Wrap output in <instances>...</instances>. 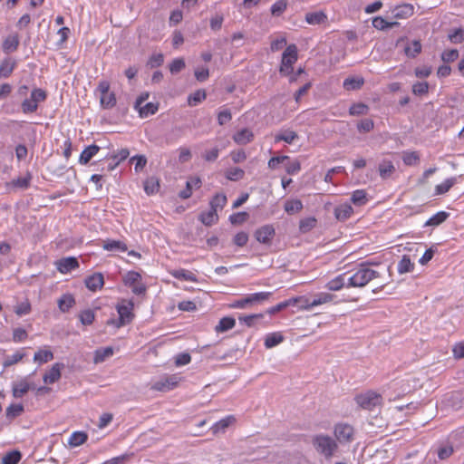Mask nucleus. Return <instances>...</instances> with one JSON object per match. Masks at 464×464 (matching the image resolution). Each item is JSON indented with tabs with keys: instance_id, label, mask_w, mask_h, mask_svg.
I'll return each instance as SVG.
<instances>
[{
	"instance_id": "37",
	"label": "nucleus",
	"mask_w": 464,
	"mask_h": 464,
	"mask_svg": "<svg viewBox=\"0 0 464 464\" xmlns=\"http://www.w3.org/2000/svg\"><path fill=\"white\" fill-rule=\"evenodd\" d=\"M218 214L215 209H210L208 213H203L200 215L199 219L206 226H211L218 221Z\"/></svg>"
},
{
	"instance_id": "11",
	"label": "nucleus",
	"mask_w": 464,
	"mask_h": 464,
	"mask_svg": "<svg viewBox=\"0 0 464 464\" xmlns=\"http://www.w3.org/2000/svg\"><path fill=\"white\" fill-rule=\"evenodd\" d=\"M275 235V229L271 226H265L255 233L256 240L262 244L269 245Z\"/></svg>"
},
{
	"instance_id": "42",
	"label": "nucleus",
	"mask_w": 464,
	"mask_h": 464,
	"mask_svg": "<svg viewBox=\"0 0 464 464\" xmlns=\"http://www.w3.org/2000/svg\"><path fill=\"white\" fill-rule=\"evenodd\" d=\"M421 52V44L420 41L414 40L411 43V46H407L404 49V53L407 56L414 58Z\"/></svg>"
},
{
	"instance_id": "21",
	"label": "nucleus",
	"mask_w": 464,
	"mask_h": 464,
	"mask_svg": "<svg viewBox=\"0 0 464 464\" xmlns=\"http://www.w3.org/2000/svg\"><path fill=\"white\" fill-rule=\"evenodd\" d=\"M364 84V79L362 77H348L343 82V88L346 91L359 90Z\"/></svg>"
},
{
	"instance_id": "23",
	"label": "nucleus",
	"mask_w": 464,
	"mask_h": 464,
	"mask_svg": "<svg viewBox=\"0 0 464 464\" xmlns=\"http://www.w3.org/2000/svg\"><path fill=\"white\" fill-rule=\"evenodd\" d=\"M414 269V263L411 261L408 256H403L397 265V271L400 275L411 273Z\"/></svg>"
},
{
	"instance_id": "30",
	"label": "nucleus",
	"mask_w": 464,
	"mask_h": 464,
	"mask_svg": "<svg viewBox=\"0 0 464 464\" xmlns=\"http://www.w3.org/2000/svg\"><path fill=\"white\" fill-rule=\"evenodd\" d=\"M136 109L139 111L140 116L141 118H146L149 115H153L156 113L159 109V104L149 102L145 105L141 104L140 107H136Z\"/></svg>"
},
{
	"instance_id": "24",
	"label": "nucleus",
	"mask_w": 464,
	"mask_h": 464,
	"mask_svg": "<svg viewBox=\"0 0 464 464\" xmlns=\"http://www.w3.org/2000/svg\"><path fill=\"white\" fill-rule=\"evenodd\" d=\"M284 335L279 332L269 334L265 338V345L267 349H271L284 341Z\"/></svg>"
},
{
	"instance_id": "16",
	"label": "nucleus",
	"mask_w": 464,
	"mask_h": 464,
	"mask_svg": "<svg viewBox=\"0 0 464 464\" xmlns=\"http://www.w3.org/2000/svg\"><path fill=\"white\" fill-rule=\"evenodd\" d=\"M236 420H237L234 416H227L215 423L211 427V430L214 435H217L219 432H224L226 429H227L230 426H233L236 423Z\"/></svg>"
},
{
	"instance_id": "38",
	"label": "nucleus",
	"mask_w": 464,
	"mask_h": 464,
	"mask_svg": "<svg viewBox=\"0 0 464 464\" xmlns=\"http://www.w3.org/2000/svg\"><path fill=\"white\" fill-rule=\"evenodd\" d=\"M235 326V320L231 317H224L220 320L219 324L216 326V332L223 333Z\"/></svg>"
},
{
	"instance_id": "17",
	"label": "nucleus",
	"mask_w": 464,
	"mask_h": 464,
	"mask_svg": "<svg viewBox=\"0 0 464 464\" xmlns=\"http://www.w3.org/2000/svg\"><path fill=\"white\" fill-rule=\"evenodd\" d=\"M396 169L391 160H382L378 166L380 177L388 179L394 174Z\"/></svg>"
},
{
	"instance_id": "33",
	"label": "nucleus",
	"mask_w": 464,
	"mask_h": 464,
	"mask_svg": "<svg viewBox=\"0 0 464 464\" xmlns=\"http://www.w3.org/2000/svg\"><path fill=\"white\" fill-rule=\"evenodd\" d=\"M112 354H113V350L111 347L99 349L94 353L93 362L95 364L101 363L103 361H105V359L111 356Z\"/></svg>"
},
{
	"instance_id": "58",
	"label": "nucleus",
	"mask_w": 464,
	"mask_h": 464,
	"mask_svg": "<svg viewBox=\"0 0 464 464\" xmlns=\"http://www.w3.org/2000/svg\"><path fill=\"white\" fill-rule=\"evenodd\" d=\"M357 128L359 131L369 132L374 128V122L370 119H364L358 123Z\"/></svg>"
},
{
	"instance_id": "44",
	"label": "nucleus",
	"mask_w": 464,
	"mask_h": 464,
	"mask_svg": "<svg viewBox=\"0 0 464 464\" xmlns=\"http://www.w3.org/2000/svg\"><path fill=\"white\" fill-rule=\"evenodd\" d=\"M79 319L83 325H90L95 319L94 312L87 309L80 313Z\"/></svg>"
},
{
	"instance_id": "26",
	"label": "nucleus",
	"mask_w": 464,
	"mask_h": 464,
	"mask_svg": "<svg viewBox=\"0 0 464 464\" xmlns=\"http://www.w3.org/2000/svg\"><path fill=\"white\" fill-rule=\"evenodd\" d=\"M102 247L107 251L119 250L125 252L128 250L127 245L120 240H105L103 241Z\"/></svg>"
},
{
	"instance_id": "28",
	"label": "nucleus",
	"mask_w": 464,
	"mask_h": 464,
	"mask_svg": "<svg viewBox=\"0 0 464 464\" xmlns=\"http://www.w3.org/2000/svg\"><path fill=\"white\" fill-rule=\"evenodd\" d=\"M317 225V219L315 218L310 217L305 218L300 220L299 222V231L302 234L308 233L313 228H314Z\"/></svg>"
},
{
	"instance_id": "8",
	"label": "nucleus",
	"mask_w": 464,
	"mask_h": 464,
	"mask_svg": "<svg viewBox=\"0 0 464 464\" xmlns=\"http://www.w3.org/2000/svg\"><path fill=\"white\" fill-rule=\"evenodd\" d=\"M46 99V92L42 89H34L30 99H26L22 103V109L24 113H31L37 110L38 103Z\"/></svg>"
},
{
	"instance_id": "13",
	"label": "nucleus",
	"mask_w": 464,
	"mask_h": 464,
	"mask_svg": "<svg viewBox=\"0 0 464 464\" xmlns=\"http://www.w3.org/2000/svg\"><path fill=\"white\" fill-rule=\"evenodd\" d=\"M63 365L62 363H55L53 365L50 371L46 372L44 375V382L45 383H54L60 380L62 375V369Z\"/></svg>"
},
{
	"instance_id": "12",
	"label": "nucleus",
	"mask_w": 464,
	"mask_h": 464,
	"mask_svg": "<svg viewBox=\"0 0 464 464\" xmlns=\"http://www.w3.org/2000/svg\"><path fill=\"white\" fill-rule=\"evenodd\" d=\"M57 269L62 274H66L79 266L78 260L75 257L62 258L55 263Z\"/></svg>"
},
{
	"instance_id": "39",
	"label": "nucleus",
	"mask_w": 464,
	"mask_h": 464,
	"mask_svg": "<svg viewBox=\"0 0 464 464\" xmlns=\"http://www.w3.org/2000/svg\"><path fill=\"white\" fill-rule=\"evenodd\" d=\"M87 434L84 432H74L69 440V445L72 447L80 446L87 440Z\"/></svg>"
},
{
	"instance_id": "50",
	"label": "nucleus",
	"mask_w": 464,
	"mask_h": 464,
	"mask_svg": "<svg viewBox=\"0 0 464 464\" xmlns=\"http://www.w3.org/2000/svg\"><path fill=\"white\" fill-rule=\"evenodd\" d=\"M74 304V299L71 295H63L59 301L58 305L62 312H67Z\"/></svg>"
},
{
	"instance_id": "5",
	"label": "nucleus",
	"mask_w": 464,
	"mask_h": 464,
	"mask_svg": "<svg viewBox=\"0 0 464 464\" xmlns=\"http://www.w3.org/2000/svg\"><path fill=\"white\" fill-rule=\"evenodd\" d=\"M120 318V324H129L134 319V302L132 300L121 299L116 305Z\"/></svg>"
},
{
	"instance_id": "22",
	"label": "nucleus",
	"mask_w": 464,
	"mask_h": 464,
	"mask_svg": "<svg viewBox=\"0 0 464 464\" xmlns=\"http://www.w3.org/2000/svg\"><path fill=\"white\" fill-rule=\"evenodd\" d=\"M305 21L309 24H325L327 21V15L320 11V12H314V13H307L305 14Z\"/></svg>"
},
{
	"instance_id": "10",
	"label": "nucleus",
	"mask_w": 464,
	"mask_h": 464,
	"mask_svg": "<svg viewBox=\"0 0 464 464\" xmlns=\"http://www.w3.org/2000/svg\"><path fill=\"white\" fill-rule=\"evenodd\" d=\"M20 44V37L17 33L8 34L2 43V50L5 53L8 54L15 52Z\"/></svg>"
},
{
	"instance_id": "59",
	"label": "nucleus",
	"mask_w": 464,
	"mask_h": 464,
	"mask_svg": "<svg viewBox=\"0 0 464 464\" xmlns=\"http://www.w3.org/2000/svg\"><path fill=\"white\" fill-rule=\"evenodd\" d=\"M24 411L23 405L14 404L7 408L6 416L9 418H15Z\"/></svg>"
},
{
	"instance_id": "61",
	"label": "nucleus",
	"mask_w": 464,
	"mask_h": 464,
	"mask_svg": "<svg viewBox=\"0 0 464 464\" xmlns=\"http://www.w3.org/2000/svg\"><path fill=\"white\" fill-rule=\"evenodd\" d=\"M344 285L343 276H338L334 280L330 281L327 285L329 290L337 291L340 290Z\"/></svg>"
},
{
	"instance_id": "40",
	"label": "nucleus",
	"mask_w": 464,
	"mask_h": 464,
	"mask_svg": "<svg viewBox=\"0 0 464 464\" xmlns=\"http://www.w3.org/2000/svg\"><path fill=\"white\" fill-rule=\"evenodd\" d=\"M368 111H369V107L362 103V102H359V103H355V104H353L349 110V113L353 116H359V115H365L368 113Z\"/></svg>"
},
{
	"instance_id": "32",
	"label": "nucleus",
	"mask_w": 464,
	"mask_h": 464,
	"mask_svg": "<svg viewBox=\"0 0 464 464\" xmlns=\"http://www.w3.org/2000/svg\"><path fill=\"white\" fill-rule=\"evenodd\" d=\"M15 66V62L10 58L5 59L0 65V77H8Z\"/></svg>"
},
{
	"instance_id": "53",
	"label": "nucleus",
	"mask_w": 464,
	"mask_h": 464,
	"mask_svg": "<svg viewBox=\"0 0 464 464\" xmlns=\"http://www.w3.org/2000/svg\"><path fill=\"white\" fill-rule=\"evenodd\" d=\"M206 92L204 90H198L196 92H194L192 95L188 97V104L190 106H195L198 102H202L206 99Z\"/></svg>"
},
{
	"instance_id": "64",
	"label": "nucleus",
	"mask_w": 464,
	"mask_h": 464,
	"mask_svg": "<svg viewBox=\"0 0 464 464\" xmlns=\"http://www.w3.org/2000/svg\"><path fill=\"white\" fill-rule=\"evenodd\" d=\"M453 356L455 359H463L464 358V341L458 343L454 345L452 349Z\"/></svg>"
},
{
	"instance_id": "48",
	"label": "nucleus",
	"mask_w": 464,
	"mask_h": 464,
	"mask_svg": "<svg viewBox=\"0 0 464 464\" xmlns=\"http://www.w3.org/2000/svg\"><path fill=\"white\" fill-rule=\"evenodd\" d=\"M130 162H135V172H140L147 165V158L144 155H136L130 158Z\"/></svg>"
},
{
	"instance_id": "56",
	"label": "nucleus",
	"mask_w": 464,
	"mask_h": 464,
	"mask_svg": "<svg viewBox=\"0 0 464 464\" xmlns=\"http://www.w3.org/2000/svg\"><path fill=\"white\" fill-rule=\"evenodd\" d=\"M159 187V181L155 178H150L144 183V189L148 194L155 193Z\"/></svg>"
},
{
	"instance_id": "14",
	"label": "nucleus",
	"mask_w": 464,
	"mask_h": 464,
	"mask_svg": "<svg viewBox=\"0 0 464 464\" xmlns=\"http://www.w3.org/2000/svg\"><path fill=\"white\" fill-rule=\"evenodd\" d=\"M414 14V7L410 4L398 5L393 10V17L396 19H407Z\"/></svg>"
},
{
	"instance_id": "47",
	"label": "nucleus",
	"mask_w": 464,
	"mask_h": 464,
	"mask_svg": "<svg viewBox=\"0 0 464 464\" xmlns=\"http://www.w3.org/2000/svg\"><path fill=\"white\" fill-rule=\"evenodd\" d=\"M455 179H448L442 184L436 186V195H442L447 193L455 184Z\"/></svg>"
},
{
	"instance_id": "34",
	"label": "nucleus",
	"mask_w": 464,
	"mask_h": 464,
	"mask_svg": "<svg viewBox=\"0 0 464 464\" xmlns=\"http://www.w3.org/2000/svg\"><path fill=\"white\" fill-rule=\"evenodd\" d=\"M372 25L376 29L383 31L387 28H392L394 26H398L399 23L398 22H387L382 17L377 16V17L373 18Z\"/></svg>"
},
{
	"instance_id": "1",
	"label": "nucleus",
	"mask_w": 464,
	"mask_h": 464,
	"mask_svg": "<svg viewBox=\"0 0 464 464\" xmlns=\"http://www.w3.org/2000/svg\"><path fill=\"white\" fill-rule=\"evenodd\" d=\"M381 274L379 271L369 267L366 265H361L358 270L349 276V286L362 287L368 283L379 279Z\"/></svg>"
},
{
	"instance_id": "54",
	"label": "nucleus",
	"mask_w": 464,
	"mask_h": 464,
	"mask_svg": "<svg viewBox=\"0 0 464 464\" xmlns=\"http://www.w3.org/2000/svg\"><path fill=\"white\" fill-rule=\"evenodd\" d=\"M186 67L185 60L183 58H178L172 61L169 65V71L172 74H176L182 71Z\"/></svg>"
},
{
	"instance_id": "35",
	"label": "nucleus",
	"mask_w": 464,
	"mask_h": 464,
	"mask_svg": "<svg viewBox=\"0 0 464 464\" xmlns=\"http://www.w3.org/2000/svg\"><path fill=\"white\" fill-rule=\"evenodd\" d=\"M100 102L102 108L110 109L115 106L116 97L113 92H107L105 95L102 94L100 97Z\"/></svg>"
},
{
	"instance_id": "36",
	"label": "nucleus",
	"mask_w": 464,
	"mask_h": 464,
	"mask_svg": "<svg viewBox=\"0 0 464 464\" xmlns=\"http://www.w3.org/2000/svg\"><path fill=\"white\" fill-rule=\"evenodd\" d=\"M334 299V295L327 293H323L318 295L310 304L304 306V309H309L313 306L320 305L331 302Z\"/></svg>"
},
{
	"instance_id": "27",
	"label": "nucleus",
	"mask_w": 464,
	"mask_h": 464,
	"mask_svg": "<svg viewBox=\"0 0 464 464\" xmlns=\"http://www.w3.org/2000/svg\"><path fill=\"white\" fill-rule=\"evenodd\" d=\"M32 386L26 380H23L17 383H14L13 386V395L15 398H20L24 396Z\"/></svg>"
},
{
	"instance_id": "62",
	"label": "nucleus",
	"mask_w": 464,
	"mask_h": 464,
	"mask_svg": "<svg viewBox=\"0 0 464 464\" xmlns=\"http://www.w3.org/2000/svg\"><path fill=\"white\" fill-rule=\"evenodd\" d=\"M195 77L199 82L206 81L209 76V71L205 67H198L194 72Z\"/></svg>"
},
{
	"instance_id": "3",
	"label": "nucleus",
	"mask_w": 464,
	"mask_h": 464,
	"mask_svg": "<svg viewBox=\"0 0 464 464\" xmlns=\"http://www.w3.org/2000/svg\"><path fill=\"white\" fill-rule=\"evenodd\" d=\"M357 405L363 410L372 411L380 406L382 401V395L373 391L359 393L354 398Z\"/></svg>"
},
{
	"instance_id": "4",
	"label": "nucleus",
	"mask_w": 464,
	"mask_h": 464,
	"mask_svg": "<svg viewBox=\"0 0 464 464\" xmlns=\"http://www.w3.org/2000/svg\"><path fill=\"white\" fill-rule=\"evenodd\" d=\"M297 58L298 53L295 44L288 45L283 53L279 72L285 75L290 74L293 70V64L297 61Z\"/></svg>"
},
{
	"instance_id": "25",
	"label": "nucleus",
	"mask_w": 464,
	"mask_h": 464,
	"mask_svg": "<svg viewBox=\"0 0 464 464\" xmlns=\"http://www.w3.org/2000/svg\"><path fill=\"white\" fill-rule=\"evenodd\" d=\"M254 138L253 132L248 129H243L236 133L233 140L237 144H246L250 142Z\"/></svg>"
},
{
	"instance_id": "41",
	"label": "nucleus",
	"mask_w": 464,
	"mask_h": 464,
	"mask_svg": "<svg viewBox=\"0 0 464 464\" xmlns=\"http://www.w3.org/2000/svg\"><path fill=\"white\" fill-rule=\"evenodd\" d=\"M449 217V214L444 212V211H441V212H439L437 213L435 216H433L432 218H430L427 222H426V226H430V227H436V226H439L440 225L441 223H443L447 218Z\"/></svg>"
},
{
	"instance_id": "49",
	"label": "nucleus",
	"mask_w": 464,
	"mask_h": 464,
	"mask_svg": "<svg viewBox=\"0 0 464 464\" xmlns=\"http://www.w3.org/2000/svg\"><path fill=\"white\" fill-rule=\"evenodd\" d=\"M31 310H32V306L28 300H25L14 306V313L18 316L28 314H30Z\"/></svg>"
},
{
	"instance_id": "46",
	"label": "nucleus",
	"mask_w": 464,
	"mask_h": 464,
	"mask_svg": "<svg viewBox=\"0 0 464 464\" xmlns=\"http://www.w3.org/2000/svg\"><path fill=\"white\" fill-rule=\"evenodd\" d=\"M298 138V135L295 131L293 130H285L284 132L276 136V140H284L286 143H292L295 139Z\"/></svg>"
},
{
	"instance_id": "52",
	"label": "nucleus",
	"mask_w": 464,
	"mask_h": 464,
	"mask_svg": "<svg viewBox=\"0 0 464 464\" xmlns=\"http://www.w3.org/2000/svg\"><path fill=\"white\" fill-rule=\"evenodd\" d=\"M245 172L239 168L229 169L226 171V177L230 180H239L244 178Z\"/></svg>"
},
{
	"instance_id": "2",
	"label": "nucleus",
	"mask_w": 464,
	"mask_h": 464,
	"mask_svg": "<svg viewBox=\"0 0 464 464\" xmlns=\"http://www.w3.org/2000/svg\"><path fill=\"white\" fill-rule=\"evenodd\" d=\"M312 444L314 450L324 458L329 459L336 452L338 443L336 440L325 434H317L313 437Z\"/></svg>"
},
{
	"instance_id": "63",
	"label": "nucleus",
	"mask_w": 464,
	"mask_h": 464,
	"mask_svg": "<svg viewBox=\"0 0 464 464\" xmlns=\"http://www.w3.org/2000/svg\"><path fill=\"white\" fill-rule=\"evenodd\" d=\"M227 202V197L225 195H217L211 201V208L217 211L218 208H222Z\"/></svg>"
},
{
	"instance_id": "20",
	"label": "nucleus",
	"mask_w": 464,
	"mask_h": 464,
	"mask_svg": "<svg viewBox=\"0 0 464 464\" xmlns=\"http://www.w3.org/2000/svg\"><path fill=\"white\" fill-rule=\"evenodd\" d=\"M285 211L289 215L299 213L303 209V203L300 199H289L285 202Z\"/></svg>"
},
{
	"instance_id": "9",
	"label": "nucleus",
	"mask_w": 464,
	"mask_h": 464,
	"mask_svg": "<svg viewBox=\"0 0 464 464\" xmlns=\"http://www.w3.org/2000/svg\"><path fill=\"white\" fill-rule=\"evenodd\" d=\"M180 380L181 379L177 375H171L154 382L151 386V389L158 392L169 391L176 388Z\"/></svg>"
},
{
	"instance_id": "15",
	"label": "nucleus",
	"mask_w": 464,
	"mask_h": 464,
	"mask_svg": "<svg viewBox=\"0 0 464 464\" xmlns=\"http://www.w3.org/2000/svg\"><path fill=\"white\" fill-rule=\"evenodd\" d=\"M104 285L103 276L101 273H96L85 279V285L91 291H96L102 288Z\"/></svg>"
},
{
	"instance_id": "51",
	"label": "nucleus",
	"mask_w": 464,
	"mask_h": 464,
	"mask_svg": "<svg viewBox=\"0 0 464 464\" xmlns=\"http://www.w3.org/2000/svg\"><path fill=\"white\" fill-rule=\"evenodd\" d=\"M367 201L366 192L362 189L355 190L352 196V202L354 205L362 206Z\"/></svg>"
},
{
	"instance_id": "19",
	"label": "nucleus",
	"mask_w": 464,
	"mask_h": 464,
	"mask_svg": "<svg viewBox=\"0 0 464 464\" xmlns=\"http://www.w3.org/2000/svg\"><path fill=\"white\" fill-rule=\"evenodd\" d=\"M353 213V208L349 204H343L334 209V216L340 221L349 218Z\"/></svg>"
},
{
	"instance_id": "45",
	"label": "nucleus",
	"mask_w": 464,
	"mask_h": 464,
	"mask_svg": "<svg viewBox=\"0 0 464 464\" xmlns=\"http://www.w3.org/2000/svg\"><path fill=\"white\" fill-rule=\"evenodd\" d=\"M53 354L51 351L41 350L34 354V362L43 363V362H47L53 360Z\"/></svg>"
},
{
	"instance_id": "29",
	"label": "nucleus",
	"mask_w": 464,
	"mask_h": 464,
	"mask_svg": "<svg viewBox=\"0 0 464 464\" xmlns=\"http://www.w3.org/2000/svg\"><path fill=\"white\" fill-rule=\"evenodd\" d=\"M420 154L417 151H404L402 161L406 166H417L420 164Z\"/></svg>"
},
{
	"instance_id": "7",
	"label": "nucleus",
	"mask_w": 464,
	"mask_h": 464,
	"mask_svg": "<svg viewBox=\"0 0 464 464\" xmlns=\"http://www.w3.org/2000/svg\"><path fill=\"white\" fill-rule=\"evenodd\" d=\"M123 283L125 285L131 288L132 292L138 295H145L146 286L141 282V276L135 271H130L123 276Z\"/></svg>"
},
{
	"instance_id": "31",
	"label": "nucleus",
	"mask_w": 464,
	"mask_h": 464,
	"mask_svg": "<svg viewBox=\"0 0 464 464\" xmlns=\"http://www.w3.org/2000/svg\"><path fill=\"white\" fill-rule=\"evenodd\" d=\"M31 178V174L27 173L26 177L24 178H18L16 179L12 180L11 182L6 183V187L8 188H26L30 184Z\"/></svg>"
},
{
	"instance_id": "6",
	"label": "nucleus",
	"mask_w": 464,
	"mask_h": 464,
	"mask_svg": "<svg viewBox=\"0 0 464 464\" xmlns=\"http://www.w3.org/2000/svg\"><path fill=\"white\" fill-rule=\"evenodd\" d=\"M354 428L348 424L340 422L334 425V435L336 442L341 444L350 443L354 439Z\"/></svg>"
},
{
	"instance_id": "18",
	"label": "nucleus",
	"mask_w": 464,
	"mask_h": 464,
	"mask_svg": "<svg viewBox=\"0 0 464 464\" xmlns=\"http://www.w3.org/2000/svg\"><path fill=\"white\" fill-rule=\"evenodd\" d=\"M100 150V147L97 145H90L88 146L81 154L79 162L82 165H86L90 162V160L94 157Z\"/></svg>"
},
{
	"instance_id": "60",
	"label": "nucleus",
	"mask_w": 464,
	"mask_h": 464,
	"mask_svg": "<svg viewBox=\"0 0 464 464\" xmlns=\"http://www.w3.org/2000/svg\"><path fill=\"white\" fill-rule=\"evenodd\" d=\"M192 158V153L188 148L182 147L179 150V161L180 163H186Z\"/></svg>"
},
{
	"instance_id": "43",
	"label": "nucleus",
	"mask_w": 464,
	"mask_h": 464,
	"mask_svg": "<svg viewBox=\"0 0 464 464\" xmlns=\"http://www.w3.org/2000/svg\"><path fill=\"white\" fill-rule=\"evenodd\" d=\"M287 5V0H278L271 7L272 15L280 16L285 11Z\"/></svg>"
},
{
	"instance_id": "55",
	"label": "nucleus",
	"mask_w": 464,
	"mask_h": 464,
	"mask_svg": "<svg viewBox=\"0 0 464 464\" xmlns=\"http://www.w3.org/2000/svg\"><path fill=\"white\" fill-rule=\"evenodd\" d=\"M21 459V453L17 450L7 453L3 458V464H17Z\"/></svg>"
},
{
	"instance_id": "57",
	"label": "nucleus",
	"mask_w": 464,
	"mask_h": 464,
	"mask_svg": "<svg viewBox=\"0 0 464 464\" xmlns=\"http://www.w3.org/2000/svg\"><path fill=\"white\" fill-rule=\"evenodd\" d=\"M171 275L179 279L189 280L193 282L197 281L196 276L191 272L185 270H175L171 272Z\"/></svg>"
}]
</instances>
